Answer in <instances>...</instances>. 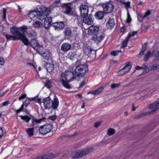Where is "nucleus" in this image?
<instances>
[{"label": "nucleus", "instance_id": "obj_1", "mask_svg": "<svg viewBox=\"0 0 159 159\" xmlns=\"http://www.w3.org/2000/svg\"><path fill=\"white\" fill-rule=\"evenodd\" d=\"M70 69L71 70H66L64 73L61 74V81L63 85L65 88L70 89V86L68 84V83L75 78L76 75L78 77H82L88 70L87 66L82 65L79 62H77L75 65L72 66Z\"/></svg>", "mask_w": 159, "mask_h": 159}, {"label": "nucleus", "instance_id": "obj_2", "mask_svg": "<svg viewBox=\"0 0 159 159\" xmlns=\"http://www.w3.org/2000/svg\"><path fill=\"white\" fill-rule=\"evenodd\" d=\"M50 13L49 9L42 6L38 8L37 10L30 12L28 14V16L30 19H33V20L36 19L41 20L45 19L44 26L45 28L47 29L50 26L52 22L51 17H46Z\"/></svg>", "mask_w": 159, "mask_h": 159}, {"label": "nucleus", "instance_id": "obj_3", "mask_svg": "<svg viewBox=\"0 0 159 159\" xmlns=\"http://www.w3.org/2000/svg\"><path fill=\"white\" fill-rule=\"evenodd\" d=\"M29 39L25 36L22 42L24 44L28 46L30 45L34 49L37 48L39 46V44L37 39V34L36 33L32 31L31 32L28 34Z\"/></svg>", "mask_w": 159, "mask_h": 159}, {"label": "nucleus", "instance_id": "obj_4", "mask_svg": "<svg viewBox=\"0 0 159 159\" xmlns=\"http://www.w3.org/2000/svg\"><path fill=\"white\" fill-rule=\"evenodd\" d=\"M27 28L26 26H23L19 28L16 26H13L10 29V32L15 37L20 38L22 42L25 37V33L26 31Z\"/></svg>", "mask_w": 159, "mask_h": 159}, {"label": "nucleus", "instance_id": "obj_5", "mask_svg": "<svg viewBox=\"0 0 159 159\" xmlns=\"http://www.w3.org/2000/svg\"><path fill=\"white\" fill-rule=\"evenodd\" d=\"M43 100L44 106L46 109H49L52 107L53 109H55L58 107L59 102L57 98H55L54 102L51 100L49 98H46Z\"/></svg>", "mask_w": 159, "mask_h": 159}, {"label": "nucleus", "instance_id": "obj_6", "mask_svg": "<svg viewBox=\"0 0 159 159\" xmlns=\"http://www.w3.org/2000/svg\"><path fill=\"white\" fill-rule=\"evenodd\" d=\"M93 151V148H89L85 150H79L72 154V157L73 158H81L86 155Z\"/></svg>", "mask_w": 159, "mask_h": 159}, {"label": "nucleus", "instance_id": "obj_7", "mask_svg": "<svg viewBox=\"0 0 159 159\" xmlns=\"http://www.w3.org/2000/svg\"><path fill=\"white\" fill-rule=\"evenodd\" d=\"M149 107L151 109L150 112L141 114L139 115V117H141L147 114H152L158 110L159 108V98L157 99L153 103L150 104Z\"/></svg>", "mask_w": 159, "mask_h": 159}, {"label": "nucleus", "instance_id": "obj_8", "mask_svg": "<svg viewBox=\"0 0 159 159\" xmlns=\"http://www.w3.org/2000/svg\"><path fill=\"white\" fill-rule=\"evenodd\" d=\"M102 6L103 12L106 14L111 12L114 8L113 5L109 2L102 4Z\"/></svg>", "mask_w": 159, "mask_h": 159}, {"label": "nucleus", "instance_id": "obj_9", "mask_svg": "<svg viewBox=\"0 0 159 159\" xmlns=\"http://www.w3.org/2000/svg\"><path fill=\"white\" fill-rule=\"evenodd\" d=\"M131 68V63L128 62L125 64L124 67L120 69L118 73V75L121 76L129 71Z\"/></svg>", "mask_w": 159, "mask_h": 159}, {"label": "nucleus", "instance_id": "obj_10", "mask_svg": "<svg viewBox=\"0 0 159 159\" xmlns=\"http://www.w3.org/2000/svg\"><path fill=\"white\" fill-rule=\"evenodd\" d=\"M52 126L50 125H44L41 126L39 129L40 134H45L49 132L52 129Z\"/></svg>", "mask_w": 159, "mask_h": 159}, {"label": "nucleus", "instance_id": "obj_11", "mask_svg": "<svg viewBox=\"0 0 159 159\" xmlns=\"http://www.w3.org/2000/svg\"><path fill=\"white\" fill-rule=\"evenodd\" d=\"M83 22L88 25H91L93 23V17L91 14H88L81 17Z\"/></svg>", "mask_w": 159, "mask_h": 159}, {"label": "nucleus", "instance_id": "obj_12", "mask_svg": "<svg viewBox=\"0 0 159 159\" xmlns=\"http://www.w3.org/2000/svg\"><path fill=\"white\" fill-rule=\"evenodd\" d=\"M80 10L81 17L88 15L89 8L87 6L84 5H80Z\"/></svg>", "mask_w": 159, "mask_h": 159}, {"label": "nucleus", "instance_id": "obj_13", "mask_svg": "<svg viewBox=\"0 0 159 159\" xmlns=\"http://www.w3.org/2000/svg\"><path fill=\"white\" fill-rule=\"evenodd\" d=\"M83 49L84 52L87 54L89 57H91L90 54L91 52H92L93 50L90 46H89L87 44H84Z\"/></svg>", "mask_w": 159, "mask_h": 159}, {"label": "nucleus", "instance_id": "obj_14", "mask_svg": "<svg viewBox=\"0 0 159 159\" xmlns=\"http://www.w3.org/2000/svg\"><path fill=\"white\" fill-rule=\"evenodd\" d=\"M55 155L51 153H49L45 155L39 156L34 159H50L54 158Z\"/></svg>", "mask_w": 159, "mask_h": 159}, {"label": "nucleus", "instance_id": "obj_15", "mask_svg": "<svg viewBox=\"0 0 159 159\" xmlns=\"http://www.w3.org/2000/svg\"><path fill=\"white\" fill-rule=\"evenodd\" d=\"M71 48V45L68 43H64L61 45V50L64 52L69 51Z\"/></svg>", "mask_w": 159, "mask_h": 159}, {"label": "nucleus", "instance_id": "obj_16", "mask_svg": "<svg viewBox=\"0 0 159 159\" xmlns=\"http://www.w3.org/2000/svg\"><path fill=\"white\" fill-rule=\"evenodd\" d=\"M53 26L56 29L58 30L62 29L64 28V24L62 22L54 23L53 24Z\"/></svg>", "mask_w": 159, "mask_h": 159}, {"label": "nucleus", "instance_id": "obj_17", "mask_svg": "<svg viewBox=\"0 0 159 159\" xmlns=\"http://www.w3.org/2000/svg\"><path fill=\"white\" fill-rule=\"evenodd\" d=\"M104 35L102 34L98 36L96 34H94L93 37L94 40L96 42L99 43L104 38Z\"/></svg>", "mask_w": 159, "mask_h": 159}, {"label": "nucleus", "instance_id": "obj_18", "mask_svg": "<svg viewBox=\"0 0 159 159\" xmlns=\"http://www.w3.org/2000/svg\"><path fill=\"white\" fill-rule=\"evenodd\" d=\"M99 29V27L98 26L91 25L89 28V32L90 34L96 33L98 31Z\"/></svg>", "mask_w": 159, "mask_h": 159}, {"label": "nucleus", "instance_id": "obj_19", "mask_svg": "<svg viewBox=\"0 0 159 159\" xmlns=\"http://www.w3.org/2000/svg\"><path fill=\"white\" fill-rule=\"evenodd\" d=\"M115 24L114 20L113 19H110L107 24V27L108 28L111 29Z\"/></svg>", "mask_w": 159, "mask_h": 159}, {"label": "nucleus", "instance_id": "obj_20", "mask_svg": "<svg viewBox=\"0 0 159 159\" xmlns=\"http://www.w3.org/2000/svg\"><path fill=\"white\" fill-rule=\"evenodd\" d=\"M62 9L64 13L68 14L71 11V8L70 7L67 5H65L62 7Z\"/></svg>", "mask_w": 159, "mask_h": 159}, {"label": "nucleus", "instance_id": "obj_21", "mask_svg": "<svg viewBox=\"0 0 159 159\" xmlns=\"http://www.w3.org/2000/svg\"><path fill=\"white\" fill-rule=\"evenodd\" d=\"M41 55L44 58V59L48 60L50 57L51 53L49 51L46 50L41 54Z\"/></svg>", "mask_w": 159, "mask_h": 159}, {"label": "nucleus", "instance_id": "obj_22", "mask_svg": "<svg viewBox=\"0 0 159 159\" xmlns=\"http://www.w3.org/2000/svg\"><path fill=\"white\" fill-rule=\"evenodd\" d=\"M46 67L47 70L48 72H50L54 69L53 65L52 63L46 64Z\"/></svg>", "mask_w": 159, "mask_h": 159}, {"label": "nucleus", "instance_id": "obj_23", "mask_svg": "<svg viewBox=\"0 0 159 159\" xmlns=\"http://www.w3.org/2000/svg\"><path fill=\"white\" fill-rule=\"evenodd\" d=\"M6 37L7 40H19L21 39L20 38H17L16 37H15L14 36H12L8 34H7L5 35Z\"/></svg>", "mask_w": 159, "mask_h": 159}, {"label": "nucleus", "instance_id": "obj_24", "mask_svg": "<svg viewBox=\"0 0 159 159\" xmlns=\"http://www.w3.org/2000/svg\"><path fill=\"white\" fill-rule=\"evenodd\" d=\"M34 26L36 28H39L42 27V23L39 21H35L33 23Z\"/></svg>", "mask_w": 159, "mask_h": 159}, {"label": "nucleus", "instance_id": "obj_25", "mask_svg": "<svg viewBox=\"0 0 159 159\" xmlns=\"http://www.w3.org/2000/svg\"><path fill=\"white\" fill-rule=\"evenodd\" d=\"M35 49L37 50V51L41 55L46 50L43 47L40 46V44L39 46L37 48H35Z\"/></svg>", "mask_w": 159, "mask_h": 159}, {"label": "nucleus", "instance_id": "obj_26", "mask_svg": "<svg viewBox=\"0 0 159 159\" xmlns=\"http://www.w3.org/2000/svg\"><path fill=\"white\" fill-rule=\"evenodd\" d=\"M149 71H151L159 69V65L149 66L148 68Z\"/></svg>", "mask_w": 159, "mask_h": 159}, {"label": "nucleus", "instance_id": "obj_27", "mask_svg": "<svg viewBox=\"0 0 159 159\" xmlns=\"http://www.w3.org/2000/svg\"><path fill=\"white\" fill-rule=\"evenodd\" d=\"M34 128H30L26 130V131L29 137H30L33 135Z\"/></svg>", "mask_w": 159, "mask_h": 159}, {"label": "nucleus", "instance_id": "obj_28", "mask_svg": "<svg viewBox=\"0 0 159 159\" xmlns=\"http://www.w3.org/2000/svg\"><path fill=\"white\" fill-rule=\"evenodd\" d=\"M151 54V52L149 51H148L147 53L144 55V61H148V59L150 57Z\"/></svg>", "mask_w": 159, "mask_h": 159}, {"label": "nucleus", "instance_id": "obj_29", "mask_svg": "<svg viewBox=\"0 0 159 159\" xmlns=\"http://www.w3.org/2000/svg\"><path fill=\"white\" fill-rule=\"evenodd\" d=\"M96 15L99 19H102L104 16L103 12L101 11L98 12L96 13Z\"/></svg>", "mask_w": 159, "mask_h": 159}, {"label": "nucleus", "instance_id": "obj_30", "mask_svg": "<svg viewBox=\"0 0 159 159\" xmlns=\"http://www.w3.org/2000/svg\"><path fill=\"white\" fill-rule=\"evenodd\" d=\"M129 39V36H127V38L122 43V48H124L126 46L127 43Z\"/></svg>", "mask_w": 159, "mask_h": 159}, {"label": "nucleus", "instance_id": "obj_31", "mask_svg": "<svg viewBox=\"0 0 159 159\" xmlns=\"http://www.w3.org/2000/svg\"><path fill=\"white\" fill-rule=\"evenodd\" d=\"M76 54L74 52H70L68 54V57L71 60H73L76 56Z\"/></svg>", "mask_w": 159, "mask_h": 159}, {"label": "nucleus", "instance_id": "obj_32", "mask_svg": "<svg viewBox=\"0 0 159 159\" xmlns=\"http://www.w3.org/2000/svg\"><path fill=\"white\" fill-rule=\"evenodd\" d=\"M20 116L22 120L26 122H28L30 119V118L27 116Z\"/></svg>", "mask_w": 159, "mask_h": 159}, {"label": "nucleus", "instance_id": "obj_33", "mask_svg": "<svg viewBox=\"0 0 159 159\" xmlns=\"http://www.w3.org/2000/svg\"><path fill=\"white\" fill-rule=\"evenodd\" d=\"M115 133V130L112 128H109L107 132V134L109 136H111L114 134Z\"/></svg>", "mask_w": 159, "mask_h": 159}, {"label": "nucleus", "instance_id": "obj_34", "mask_svg": "<svg viewBox=\"0 0 159 159\" xmlns=\"http://www.w3.org/2000/svg\"><path fill=\"white\" fill-rule=\"evenodd\" d=\"M103 89V87H101L100 88H99L98 89L94 91L93 92V93L95 95L98 94L99 93L101 92Z\"/></svg>", "mask_w": 159, "mask_h": 159}, {"label": "nucleus", "instance_id": "obj_35", "mask_svg": "<svg viewBox=\"0 0 159 159\" xmlns=\"http://www.w3.org/2000/svg\"><path fill=\"white\" fill-rule=\"evenodd\" d=\"M64 33L66 35H69L71 34V31L70 28H68L65 29Z\"/></svg>", "mask_w": 159, "mask_h": 159}, {"label": "nucleus", "instance_id": "obj_36", "mask_svg": "<svg viewBox=\"0 0 159 159\" xmlns=\"http://www.w3.org/2000/svg\"><path fill=\"white\" fill-rule=\"evenodd\" d=\"M32 101H33L32 100V98H27L26 99L24 103V105L26 107H27L30 104V102Z\"/></svg>", "mask_w": 159, "mask_h": 159}, {"label": "nucleus", "instance_id": "obj_37", "mask_svg": "<svg viewBox=\"0 0 159 159\" xmlns=\"http://www.w3.org/2000/svg\"><path fill=\"white\" fill-rule=\"evenodd\" d=\"M119 52H121V51L119 50L115 51H112L111 52V54L112 55L115 56L117 55Z\"/></svg>", "mask_w": 159, "mask_h": 159}, {"label": "nucleus", "instance_id": "obj_38", "mask_svg": "<svg viewBox=\"0 0 159 159\" xmlns=\"http://www.w3.org/2000/svg\"><path fill=\"white\" fill-rule=\"evenodd\" d=\"M120 85V84H112L111 85V88L112 89L114 88H118Z\"/></svg>", "mask_w": 159, "mask_h": 159}, {"label": "nucleus", "instance_id": "obj_39", "mask_svg": "<svg viewBox=\"0 0 159 159\" xmlns=\"http://www.w3.org/2000/svg\"><path fill=\"white\" fill-rule=\"evenodd\" d=\"M32 100L33 101H34L35 102L39 103H41L42 102L41 99L37 98L36 97H34L32 98Z\"/></svg>", "mask_w": 159, "mask_h": 159}, {"label": "nucleus", "instance_id": "obj_40", "mask_svg": "<svg viewBox=\"0 0 159 159\" xmlns=\"http://www.w3.org/2000/svg\"><path fill=\"white\" fill-rule=\"evenodd\" d=\"M135 68L136 70H139L140 69H144V70H146V69H147V68H146V66H145L144 65V66H137Z\"/></svg>", "mask_w": 159, "mask_h": 159}, {"label": "nucleus", "instance_id": "obj_41", "mask_svg": "<svg viewBox=\"0 0 159 159\" xmlns=\"http://www.w3.org/2000/svg\"><path fill=\"white\" fill-rule=\"evenodd\" d=\"M2 14H3L2 18L3 19H6V10L5 8H3V10L2 11Z\"/></svg>", "mask_w": 159, "mask_h": 159}, {"label": "nucleus", "instance_id": "obj_42", "mask_svg": "<svg viewBox=\"0 0 159 159\" xmlns=\"http://www.w3.org/2000/svg\"><path fill=\"white\" fill-rule=\"evenodd\" d=\"M159 60V51L155 54L154 56V61H157Z\"/></svg>", "mask_w": 159, "mask_h": 159}, {"label": "nucleus", "instance_id": "obj_43", "mask_svg": "<svg viewBox=\"0 0 159 159\" xmlns=\"http://www.w3.org/2000/svg\"><path fill=\"white\" fill-rule=\"evenodd\" d=\"M147 45L146 43H145L144 45L143 46L141 50V51L144 52L147 50Z\"/></svg>", "mask_w": 159, "mask_h": 159}, {"label": "nucleus", "instance_id": "obj_44", "mask_svg": "<svg viewBox=\"0 0 159 159\" xmlns=\"http://www.w3.org/2000/svg\"><path fill=\"white\" fill-rule=\"evenodd\" d=\"M127 22L129 23L131 21V18L130 15L128 12H127Z\"/></svg>", "mask_w": 159, "mask_h": 159}, {"label": "nucleus", "instance_id": "obj_45", "mask_svg": "<svg viewBox=\"0 0 159 159\" xmlns=\"http://www.w3.org/2000/svg\"><path fill=\"white\" fill-rule=\"evenodd\" d=\"M130 2H125V3H124L123 4L125 5V6L126 8H130Z\"/></svg>", "mask_w": 159, "mask_h": 159}, {"label": "nucleus", "instance_id": "obj_46", "mask_svg": "<svg viewBox=\"0 0 159 159\" xmlns=\"http://www.w3.org/2000/svg\"><path fill=\"white\" fill-rule=\"evenodd\" d=\"M45 85L48 88H50L51 87V82L49 81H47L45 82Z\"/></svg>", "mask_w": 159, "mask_h": 159}, {"label": "nucleus", "instance_id": "obj_47", "mask_svg": "<svg viewBox=\"0 0 159 159\" xmlns=\"http://www.w3.org/2000/svg\"><path fill=\"white\" fill-rule=\"evenodd\" d=\"M101 122H97L95 123L94 124V126L96 128H97L101 124Z\"/></svg>", "mask_w": 159, "mask_h": 159}, {"label": "nucleus", "instance_id": "obj_48", "mask_svg": "<svg viewBox=\"0 0 159 159\" xmlns=\"http://www.w3.org/2000/svg\"><path fill=\"white\" fill-rule=\"evenodd\" d=\"M57 117L56 116L53 115L49 117V119L52 120H54L56 119Z\"/></svg>", "mask_w": 159, "mask_h": 159}, {"label": "nucleus", "instance_id": "obj_49", "mask_svg": "<svg viewBox=\"0 0 159 159\" xmlns=\"http://www.w3.org/2000/svg\"><path fill=\"white\" fill-rule=\"evenodd\" d=\"M26 95L25 94H23L19 97V99L20 100L26 98Z\"/></svg>", "mask_w": 159, "mask_h": 159}, {"label": "nucleus", "instance_id": "obj_50", "mask_svg": "<svg viewBox=\"0 0 159 159\" xmlns=\"http://www.w3.org/2000/svg\"><path fill=\"white\" fill-rule=\"evenodd\" d=\"M85 79H84L83 80H82V81L80 83L79 87H81L83 86L84 84L85 83Z\"/></svg>", "mask_w": 159, "mask_h": 159}, {"label": "nucleus", "instance_id": "obj_51", "mask_svg": "<svg viewBox=\"0 0 159 159\" xmlns=\"http://www.w3.org/2000/svg\"><path fill=\"white\" fill-rule=\"evenodd\" d=\"M41 120H42L41 119L38 120H34L32 122V124H33V125H34V122H36V123H40Z\"/></svg>", "mask_w": 159, "mask_h": 159}, {"label": "nucleus", "instance_id": "obj_52", "mask_svg": "<svg viewBox=\"0 0 159 159\" xmlns=\"http://www.w3.org/2000/svg\"><path fill=\"white\" fill-rule=\"evenodd\" d=\"M10 103L9 101H6L2 103V106H6L9 104Z\"/></svg>", "mask_w": 159, "mask_h": 159}, {"label": "nucleus", "instance_id": "obj_53", "mask_svg": "<svg viewBox=\"0 0 159 159\" xmlns=\"http://www.w3.org/2000/svg\"><path fill=\"white\" fill-rule=\"evenodd\" d=\"M150 14V11H148L147 12H146L145 14V15H144L143 16V18L145 17H147V16H149Z\"/></svg>", "mask_w": 159, "mask_h": 159}, {"label": "nucleus", "instance_id": "obj_54", "mask_svg": "<svg viewBox=\"0 0 159 159\" xmlns=\"http://www.w3.org/2000/svg\"><path fill=\"white\" fill-rule=\"evenodd\" d=\"M3 135V130L0 127V139L2 136Z\"/></svg>", "mask_w": 159, "mask_h": 159}, {"label": "nucleus", "instance_id": "obj_55", "mask_svg": "<svg viewBox=\"0 0 159 159\" xmlns=\"http://www.w3.org/2000/svg\"><path fill=\"white\" fill-rule=\"evenodd\" d=\"M144 52L141 51L137 55V57H140L144 54Z\"/></svg>", "mask_w": 159, "mask_h": 159}, {"label": "nucleus", "instance_id": "obj_56", "mask_svg": "<svg viewBox=\"0 0 159 159\" xmlns=\"http://www.w3.org/2000/svg\"><path fill=\"white\" fill-rule=\"evenodd\" d=\"M4 63V61L3 59L0 58V65H2Z\"/></svg>", "mask_w": 159, "mask_h": 159}, {"label": "nucleus", "instance_id": "obj_57", "mask_svg": "<svg viewBox=\"0 0 159 159\" xmlns=\"http://www.w3.org/2000/svg\"><path fill=\"white\" fill-rule=\"evenodd\" d=\"M28 65H29L31 66H32L33 68H34L35 69V68L33 64V63H28Z\"/></svg>", "mask_w": 159, "mask_h": 159}, {"label": "nucleus", "instance_id": "obj_58", "mask_svg": "<svg viewBox=\"0 0 159 159\" xmlns=\"http://www.w3.org/2000/svg\"><path fill=\"white\" fill-rule=\"evenodd\" d=\"M117 0L118 2H120L122 4H124V3L125 2V1L124 0Z\"/></svg>", "mask_w": 159, "mask_h": 159}, {"label": "nucleus", "instance_id": "obj_59", "mask_svg": "<svg viewBox=\"0 0 159 159\" xmlns=\"http://www.w3.org/2000/svg\"><path fill=\"white\" fill-rule=\"evenodd\" d=\"M135 35L133 34V33H129V34L128 35V36H129V38L131 37H133Z\"/></svg>", "mask_w": 159, "mask_h": 159}, {"label": "nucleus", "instance_id": "obj_60", "mask_svg": "<svg viewBox=\"0 0 159 159\" xmlns=\"http://www.w3.org/2000/svg\"><path fill=\"white\" fill-rule=\"evenodd\" d=\"M125 30V28L124 27H122L121 29V32H124Z\"/></svg>", "mask_w": 159, "mask_h": 159}, {"label": "nucleus", "instance_id": "obj_61", "mask_svg": "<svg viewBox=\"0 0 159 159\" xmlns=\"http://www.w3.org/2000/svg\"><path fill=\"white\" fill-rule=\"evenodd\" d=\"M132 111H134L135 110L136 108L134 107V103L132 104Z\"/></svg>", "mask_w": 159, "mask_h": 159}, {"label": "nucleus", "instance_id": "obj_62", "mask_svg": "<svg viewBox=\"0 0 159 159\" xmlns=\"http://www.w3.org/2000/svg\"><path fill=\"white\" fill-rule=\"evenodd\" d=\"M22 111V110H21V109H20V108L18 110H17L16 111V113H18Z\"/></svg>", "mask_w": 159, "mask_h": 159}, {"label": "nucleus", "instance_id": "obj_63", "mask_svg": "<svg viewBox=\"0 0 159 159\" xmlns=\"http://www.w3.org/2000/svg\"><path fill=\"white\" fill-rule=\"evenodd\" d=\"M18 11L19 12H21V8H20V7L19 6H18Z\"/></svg>", "mask_w": 159, "mask_h": 159}, {"label": "nucleus", "instance_id": "obj_64", "mask_svg": "<svg viewBox=\"0 0 159 159\" xmlns=\"http://www.w3.org/2000/svg\"><path fill=\"white\" fill-rule=\"evenodd\" d=\"M23 104L24 103H23V104L21 105V107L20 108V109H21V110H22L23 109V108H24V105H23Z\"/></svg>", "mask_w": 159, "mask_h": 159}]
</instances>
